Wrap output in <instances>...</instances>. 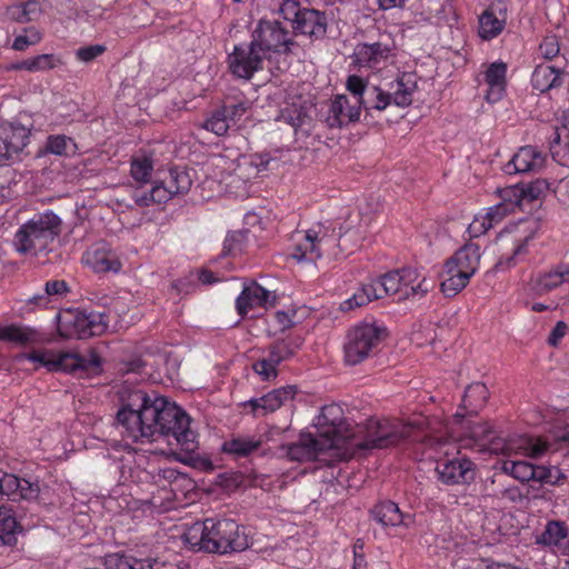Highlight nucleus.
Returning a JSON list of instances; mask_svg holds the SVG:
<instances>
[{"label":"nucleus","mask_w":569,"mask_h":569,"mask_svg":"<svg viewBox=\"0 0 569 569\" xmlns=\"http://www.w3.org/2000/svg\"><path fill=\"white\" fill-rule=\"evenodd\" d=\"M190 423L191 418L182 408L142 390L122 397L116 416V427L123 438L142 443L163 439L186 453L198 449L197 433Z\"/></svg>","instance_id":"nucleus-1"},{"label":"nucleus","mask_w":569,"mask_h":569,"mask_svg":"<svg viewBox=\"0 0 569 569\" xmlns=\"http://www.w3.org/2000/svg\"><path fill=\"white\" fill-rule=\"evenodd\" d=\"M346 88L351 98L337 94L330 101L326 122L330 128H341L360 119L361 110L367 114L383 111L389 106L408 107L412 103V94L417 90L415 73H402L385 90L363 78L351 74L347 78Z\"/></svg>","instance_id":"nucleus-2"},{"label":"nucleus","mask_w":569,"mask_h":569,"mask_svg":"<svg viewBox=\"0 0 569 569\" xmlns=\"http://www.w3.org/2000/svg\"><path fill=\"white\" fill-rule=\"evenodd\" d=\"M422 426V419L403 422L399 419L370 418L366 423L355 425L356 433L350 447L351 455L393 447L410 438L413 431Z\"/></svg>","instance_id":"nucleus-3"},{"label":"nucleus","mask_w":569,"mask_h":569,"mask_svg":"<svg viewBox=\"0 0 569 569\" xmlns=\"http://www.w3.org/2000/svg\"><path fill=\"white\" fill-rule=\"evenodd\" d=\"M61 231V218L52 210H46L19 226L12 239V247L21 256L46 257Z\"/></svg>","instance_id":"nucleus-4"},{"label":"nucleus","mask_w":569,"mask_h":569,"mask_svg":"<svg viewBox=\"0 0 569 569\" xmlns=\"http://www.w3.org/2000/svg\"><path fill=\"white\" fill-rule=\"evenodd\" d=\"M342 227L332 222L318 223L306 231L293 234L295 246L291 257L298 262H315L323 256L337 257L341 253Z\"/></svg>","instance_id":"nucleus-5"},{"label":"nucleus","mask_w":569,"mask_h":569,"mask_svg":"<svg viewBox=\"0 0 569 569\" xmlns=\"http://www.w3.org/2000/svg\"><path fill=\"white\" fill-rule=\"evenodd\" d=\"M562 443L569 445V429L563 430L559 436H530L519 435L510 437L502 442L492 443L491 450L505 455H520L531 459H539L549 452H556Z\"/></svg>","instance_id":"nucleus-6"},{"label":"nucleus","mask_w":569,"mask_h":569,"mask_svg":"<svg viewBox=\"0 0 569 569\" xmlns=\"http://www.w3.org/2000/svg\"><path fill=\"white\" fill-rule=\"evenodd\" d=\"M318 437L330 449L346 446L350 449L356 429L343 417V410L338 405H328L321 409L316 419Z\"/></svg>","instance_id":"nucleus-7"},{"label":"nucleus","mask_w":569,"mask_h":569,"mask_svg":"<svg viewBox=\"0 0 569 569\" xmlns=\"http://www.w3.org/2000/svg\"><path fill=\"white\" fill-rule=\"evenodd\" d=\"M386 337V329L376 323L362 322L355 326L346 336L345 361L356 366L372 356Z\"/></svg>","instance_id":"nucleus-8"},{"label":"nucleus","mask_w":569,"mask_h":569,"mask_svg":"<svg viewBox=\"0 0 569 569\" xmlns=\"http://www.w3.org/2000/svg\"><path fill=\"white\" fill-rule=\"evenodd\" d=\"M108 328L106 315L68 309L58 315V332L64 339H86L102 335Z\"/></svg>","instance_id":"nucleus-9"},{"label":"nucleus","mask_w":569,"mask_h":569,"mask_svg":"<svg viewBox=\"0 0 569 569\" xmlns=\"http://www.w3.org/2000/svg\"><path fill=\"white\" fill-rule=\"evenodd\" d=\"M209 541L207 552L227 555L241 552L249 547L248 535L240 525L231 519H208Z\"/></svg>","instance_id":"nucleus-10"},{"label":"nucleus","mask_w":569,"mask_h":569,"mask_svg":"<svg viewBox=\"0 0 569 569\" xmlns=\"http://www.w3.org/2000/svg\"><path fill=\"white\" fill-rule=\"evenodd\" d=\"M251 40L267 58L271 53H288L295 44L290 32L278 20H260Z\"/></svg>","instance_id":"nucleus-11"},{"label":"nucleus","mask_w":569,"mask_h":569,"mask_svg":"<svg viewBox=\"0 0 569 569\" xmlns=\"http://www.w3.org/2000/svg\"><path fill=\"white\" fill-rule=\"evenodd\" d=\"M266 58L251 40L247 46H234L233 51L228 57V64L233 76L249 80L257 71L262 69V62Z\"/></svg>","instance_id":"nucleus-12"},{"label":"nucleus","mask_w":569,"mask_h":569,"mask_svg":"<svg viewBox=\"0 0 569 569\" xmlns=\"http://www.w3.org/2000/svg\"><path fill=\"white\" fill-rule=\"evenodd\" d=\"M101 369V359L94 350L88 355H78L74 352H54L52 371H62L69 373L92 375Z\"/></svg>","instance_id":"nucleus-13"},{"label":"nucleus","mask_w":569,"mask_h":569,"mask_svg":"<svg viewBox=\"0 0 569 569\" xmlns=\"http://www.w3.org/2000/svg\"><path fill=\"white\" fill-rule=\"evenodd\" d=\"M436 472L439 481L447 486L470 483L476 477L475 463L466 457L439 460Z\"/></svg>","instance_id":"nucleus-14"},{"label":"nucleus","mask_w":569,"mask_h":569,"mask_svg":"<svg viewBox=\"0 0 569 569\" xmlns=\"http://www.w3.org/2000/svg\"><path fill=\"white\" fill-rule=\"evenodd\" d=\"M30 131L22 124L0 126V166L18 154L29 142Z\"/></svg>","instance_id":"nucleus-15"},{"label":"nucleus","mask_w":569,"mask_h":569,"mask_svg":"<svg viewBox=\"0 0 569 569\" xmlns=\"http://www.w3.org/2000/svg\"><path fill=\"white\" fill-rule=\"evenodd\" d=\"M82 261L94 272H118L122 264L117 253L104 242L92 244L82 256Z\"/></svg>","instance_id":"nucleus-16"},{"label":"nucleus","mask_w":569,"mask_h":569,"mask_svg":"<svg viewBox=\"0 0 569 569\" xmlns=\"http://www.w3.org/2000/svg\"><path fill=\"white\" fill-rule=\"evenodd\" d=\"M104 569H158L162 563L153 557H139L132 551H116L101 557Z\"/></svg>","instance_id":"nucleus-17"},{"label":"nucleus","mask_w":569,"mask_h":569,"mask_svg":"<svg viewBox=\"0 0 569 569\" xmlns=\"http://www.w3.org/2000/svg\"><path fill=\"white\" fill-rule=\"evenodd\" d=\"M566 282H569V262L560 261L539 272L532 279L531 287L537 295H545Z\"/></svg>","instance_id":"nucleus-18"},{"label":"nucleus","mask_w":569,"mask_h":569,"mask_svg":"<svg viewBox=\"0 0 569 569\" xmlns=\"http://www.w3.org/2000/svg\"><path fill=\"white\" fill-rule=\"evenodd\" d=\"M329 449L319 437H313L310 433L301 435L297 442L283 447L286 456L293 461L317 459L320 453Z\"/></svg>","instance_id":"nucleus-19"},{"label":"nucleus","mask_w":569,"mask_h":569,"mask_svg":"<svg viewBox=\"0 0 569 569\" xmlns=\"http://www.w3.org/2000/svg\"><path fill=\"white\" fill-rule=\"evenodd\" d=\"M545 156L532 146L521 147L506 164L507 173L538 172L545 164Z\"/></svg>","instance_id":"nucleus-20"},{"label":"nucleus","mask_w":569,"mask_h":569,"mask_svg":"<svg viewBox=\"0 0 569 569\" xmlns=\"http://www.w3.org/2000/svg\"><path fill=\"white\" fill-rule=\"evenodd\" d=\"M297 389L295 386L274 389L260 398L250 399L248 405L251 407L254 415L264 416L269 412L276 411L288 401H291Z\"/></svg>","instance_id":"nucleus-21"},{"label":"nucleus","mask_w":569,"mask_h":569,"mask_svg":"<svg viewBox=\"0 0 569 569\" xmlns=\"http://www.w3.org/2000/svg\"><path fill=\"white\" fill-rule=\"evenodd\" d=\"M295 32L319 39L326 34L327 19L323 12L316 9L303 8L296 24Z\"/></svg>","instance_id":"nucleus-22"},{"label":"nucleus","mask_w":569,"mask_h":569,"mask_svg":"<svg viewBox=\"0 0 569 569\" xmlns=\"http://www.w3.org/2000/svg\"><path fill=\"white\" fill-rule=\"evenodd\" d=\"M440 277V289L446 297H455L458 295L468 284L471 278L469 273L465 272V270L450 258L446 261Z\"/></svg>","instance_id":"nucleus-23"},{"label":"nucleus","mask_w":569,"mask_h":569,"mask_svg":"<svg viewBox=\"0 0 569 569\" xmlns=\"http://www.w3.org/2000/svg\"><path fill=\"white\" fill-rule=\"evenodd\" d=\"M370 512L372 518L383 527H409L412 521L411 516L402 513L398 505L391 500L377 503Z\"/></svg>","instance_id":"nucleus-24"},{"label":"nucleus","mask_w":569,"mask_h":569,"mask_svg":"<svg viewBox=\"0 0 569 569\" xmlns=\"http://www.w3.org/2000/svg\"><path fill=\"white\" fill-rule=\"evenodd\" d=\"M270 291L251 282L244 286L241 293L236 300V309L239 316L244 317L249 310L256 307H264L269 302Z\"/></svg>","instance_id":"nucleus-25"},{"label":"nucleus","mask_w":569,"mask_h":569,"mask_svg":"<svg viewBox=\"0 0 569 569\" xmlns=\"http://www.w3.org/2000/svg\"><path fill=\"white\" fill-rule=\"evenodd\" d=\"M389 49L380 42L360 43L353 52V61L359 67L378 68L388 58Z\"/></svg>","instance_id":"nucleus-26"},{"label":"nucleus","mask_w":569,"mask_h":569,"mask_svg":"<svg viewBox=\"0 0 569 569\" xmlns=\"http://www.w3.org/2000/svg\"><path fill=\"white\" fill-rule=\"evenodd\" d=\"M507 66L503 62L491 63L485 72V82L488 86L486 100L495 103L502 99L506 92Z\"/></svg>","instance_id":"nucleus-27"},{"label":"nucleus","mask_w":569,"mask_h":569,"mask_svg":"<svg viewBox=\"0 0 569 569\" xmlns=\"http://www.w3.org/2000/svg\"><path fill=\"white\" fill-rule=\"evenodd\" d=\"M513 203H498L490 207L487 213L481 218H476L469 224V231L478 237L480 233L487 232L495 224L499 223L512 209Z\"/></svg>","instance_id":"nucleus-28"},{"label":"nucleus","mask_w":569,"mask_h":569,"mask_svg":"<svg viewBox=\"0 0 569 569\" xmlns=\"http://www.w3.org/2000/svg\"><path fill=\"white\" fill-rule=\"evenodd\" d=\"M302 345L303 338L301 336H288L270 345L267 357L271 362L279 366L282 361L291 359Z\"/></svg>","instance_id":"nucleus-29"},{"label":"nucleus","mask_w":569,"mask_h":569,"mask_svg":"<svg viewBox=\"0 0 569 569\" xmlns=\"http://www.w3.org/2000/svg\"><path fill=\"white\" fill-rule=\"evenodd\" d=\"M562 83L561 70L552 66L539 64L535 68L531 76L533 89L540 92H547L552 88H558Z\"/></svg>","instance_id":"nucleus-30"},{"label":"nucleus","mask_w":569,"mask_h":569,"mask_svg":"<svg viewBox=\"0 0 569 569\" xmlns=\"http://www.w3.org/2000/svg\"><path fill=\"white\" fill-rule=\"evenodd\" d=\"M261 439L254 436H237L222 445V451L234 458H246L261 447Z\"/></svg>","instance_id":"nucleus-31"},{"label":"nucleus","mask_w":569,"mask_h":569,"mask_svg":"<svg viewBox=\"0 0 569 569\" xmlns=\"http://www.w3.org/2000/svg\"><path fill=\"white\" fill-rule=\"evenodd\" d=\"M21 531L16 512L9 505L0 506V545H13L17 533Z\"/></svg>","instance_id":"nucleus-32"},{"label":"nucleus","mask_w":569,"mask_h":569,"mask_svg":"<svg viewBox=\"0 0 569 569\" xmlns=\"http://www.w3.org/2000/svg\"><path fill=\"white\" fill-rule=\"evenodd\" d=\"M382 277L388 295L402 293V297L408 298V282H411L416 277V271L411 269H402L388 272Z\"/></svg>","instance_id":"nucleus-33"},{"label":"nucleus","mask_w":569,"mask_h":569,"mask_svg":"<svg viewBox=\"0 0 569 569\" xmlns=\"http://www.w3.org/2000/svg\"><path fill=\"white\" fill-rule=\"evenodd\" d=\"M488 399L489 391L487 386L482 382H475L467 387L462 397V405L469 415H477L485 407Z\"/></svg>","instance_id":"nucleus-34"},{"label":"nucleus","mask_w":569,"mask_h":569,"mask_svg":"<svg viewBox=\"0 0 569 569\" xmlns=\"http://www.w3.org/2000/svg\"><path fill=\"white\" fill-rule=\"evenodd\" d=\"M450 259L472 277L480 263V247L476 243H467L458 249Z\"/></svg>","instance_id":"nucleus-35"},{"label":"nucleus","mask_w":569,"mask_h":569,"mask_svg":"<svg viewBox=\"0 0 569 569\" xmlns=\"http://www.w3.org/2000/svg\"><path fill=\"white\" fill-rule=\"evenodd\" d=\"M506 26V19H500L493 7L486 9L479 17L478 33L483 40H491L499 36Z\"/></svg>","instance_id":"nucleus-36"},{"label":"nucleus","mask_w":569,"mask_h":569,"mask_svg":"<svg viewBox=\"0 0 569 569\" xmlns=\"http://www.w3.org/2000/svg\"><path fill=\"white\" fill-rule=\"evenodd\" d=\"M184 545L189 546L194 551L207 552V541H209V523L208 519L204 521H197L191 525L182 535Z\"/></svg>","instance_id":"nucleus-37"},{"label":"nucleus","mask_w":569,"mask_h":569,"mask_svg":"<svg viewBox=\"0 0 569 569\" xmlns=\"http://www.w3.org/2000/svg\"><path fill=\"white\" fill-rule=\"evenodd\" d=\"M0 340L26 346L36 342L38 340V333L29 327L10 325L0 327Z\"/></svg>","instance_id":"nucleus-38"},{"label":"nucleus","mask_w":569,"mask_h":569,"mask_svg":"<svg viewBox=\"0 0 569 569\" xmlns=\"http://www.w3.org/2000/svg\"><path fill=\"white\" fill-rule=\"evenodd\" d=\"M166 186L174 193V196L187 193L192 186V177L190 171L183 167H174L169 170L166 179Z\"/></svg>","instance_id":"nucleus-39"},{"label":"nucleus","mask_w":569,"mask_h":569,"mask_svg":"<svg viewBox=\"0 0 569 569\" xmlns=\"http://www.w3.org/2000/svg\"><path fill=\"white\" fill-rule=\"evenodd\" d=\"M568 536V527L563 521H548L541 536L537 539L538 543L545 546H559Z\"/></svg>","instance_id":"nucleus-40"},{"label":"nucleus","mask_w":569,"mask_h":569,"mask_svg":"<svg viewBox=\"0 0 569 569\" xmlns=\"http://www.w3.org/2000/svg\"><path fill=\"white\" fill-rule=\"evenodd\" d=\"M153 172V160L148 156H138L131 159L130 176L140 183L146 184L150 182Z\"/></svg>","instance_id":"nucleus-41"},{"label":"nucleus","mask_w":569,"mask_h":569,"mask_svg":"<svg viewBox=\"0 0 569 569\" xmlns=\"http://www.w3.org/2000/svg\"><path fill=\"white\" fill-rule=\"evenodd\" d=\"M59 60L53 54H39L12 66L13 70H27L30 72L46 71L56 68Z\"/></svg>","instance_id":"nucleus-42"},{"label":"nucleus","mask_w":569,"mask_h":569,"mask_svg":"<svg viewBox=\"0 0 569 569\" xmlns=\"http://www.w3.org/2000/svg\"><path fill=\"white\" fill-rule=\"evenodd\" d=\"M449 0H419L415 4V13L420 16L421 20L430 21L435 18H441Z\"/></svg>","instance_id":"nucleus-43"},{"label":"nucleus","mask_w":569,"mask_h":569,"mask_svg":"<svg viewBox=\"0 0 569 569\" xmlns=\"http://www.w3.org/2000/svg\"><path fill=\"white\" fill-rule=\"evenodd\" d=\"M250 108V100L244 97H241L227 99V101L220 109L226 114L229 122L236 123L244 117V114L249 111Z\"/></svg>","instance_id":"nucleus-44"},{"label":"nucleus","mask_w":569,"mask_h":569,"mask_svg":"<svg viewBox=\"0 0 569 569\" xmlns=\"http://www.w3.org/2000/svg\"><path fill=\"white\" fill-rule=\"evenodd\" d=\"M549 143L552 159L560 166L569 168V142H561L559 128L553 130Z\"/></svg>","instance_id":"nucleus-45"},{"label":"nucleus","mask_w":569,"mask_h":569,"mask_svg":"<svg viewBox=\"0 0 569 569\" xmlns=\"http://www.w3.org/2000/svg\"><path fill=\"white\" fill-rule=\"evenodd\" d=\"M372 300H378V298H376L375 288L370 284V282L365 283L357 292L352 295V297L342 303V309L350 310L356 307H362Z\"/></svg>","instance_id":"nucleus-46"},{"label":"nucleus","mask_w":569,"mask_h":569,"mask_svg":"<svg viewBox=\"0 0 569 569\" xmlns=\"http://www.w3.org/2000/svg\"><path fill=\"white\" fill-rule=\"evenodd\" d=\"M47 150L53 154L68 156L74 153L76 143L66 136H51L47 142Z\"/></svg>","instance_id":"nucleus-47"},{"label":"nucleus","mask_w":569,"mask_h":569,"mask_svg":"<svg viewBox=\"0 0 569 569\" xmlns=\"http://www.w3.org/2000/svg\"><path fill=\"white\" fill-rule=\"evenodd\" d=\"M203 128L217 136H223L229 129V120L222 110L218 109L206 120Z\"/></svg>","instance_id":"nucleus-48"},{"label":"nucleus","mask_w":569,"mask_h":569,"mask_svg":"<svg viewBox=\"0 0 569 569\" xmlns=\"http://www.w3.org/2000/svg\"><path fill=\"white\" fill-rule=\"evenodd\" d=\"M536 465L528 461H516L511 466V477L521 481L529 482L535 481Z\"/></svg>","instance_id":"nucleus-49"},{"label":"nucleus","mask_w":569,"mask_h":569,"mask_svg":"<svg viewBox=\"0 0 569 569\" xmlns=\"http://www.w3.org/2000/svg\"><path fill=\"white\" fill-rule=\"evenodd\" d=\"M26 34H19L16 37L12 48L18 51L26 50L29 46L37 44L40 42L42 34L34 27H30L24 30Z\"/></svg>","instance_id":"nucleus-50"},{"label":"nucleus","mask_w":569,"mask_h":569,"mask_svg":"<svg viewBox=\"0 0 569 569\" xmlns=\"http://www.w3.org/2000/svg\"><path fill=\"white\" fill-rule=\"evenodd\" d=\"M280 118L293 128H299L306 123L308 114L302 108L291 106L281 110Z\"/></svg>","instance_id":"nucleus-51"},{"label":"nucleus","mask_w":569,"mask_h":569,"mask_svg":"<svg viewBox=\"0 0 569 569\" xmlns=\"http://www.w3.org/2000/svg\"><path fill=\"white\" fill-rule=\"evenodd\" d=\"M107 51L104 44H90L80 47L76 50L74 56L78 61L90 63Z\"/></svg>","instance_id":"nucleus-52"},{"label":"nucleus","mask_w":569,"mask_h":569,"mask_svg":"<svg viewBox=\"0 0 569 569\" xmlns=\"http://www.w3.org/2000/svg\"><path fill=\"white\" fill-rule=\"evenodd\" d=\"M20 478L14 475L0 470V493L17 498L19 491Z\"/></svg>","instance_id":"nucleus-53"},{"label":"nucleus","mask_w":569,"mask_h":569,"mask_svg":"<svg viewBox=\"0 0 569 569\" xmlns=\"http://www.w3.org/2000/svg\"><path fill=\"white\" fill-rule=\"evenodd\" d=\"M560 52V46L557 36L549 34L543 38L539 44V53L542 58L551 60Z\"/></svg>","instance_id":"nucleus-54"},{"label":"nucleus","mask_w":569,"mask_h":569,"mask_svg":"<svg viewBox=\"0 0 569 569\" xmlns=\"http://www.w3.org/2000/svg\"><path fill=\"white\" fill-rule=\"evenodd\" d=\"M252 368L254 372L266 381L274 379L278 376V366L271 362L268 357L254 362Z\"/></svg>","instance_id":"nucleus-55"},{"label":"nucleus","mask_w":569,"mask_h":569,"mask_svg":"<svg viewBox=\"0 0 569 569\" xmlns=\"http://www.w3.org/2000/svg\"><path fill=\"white\" fill-rule=\"evenodd\" d=\"M302 9L303 8H300L299 2L295 0H283L279 8V13L284 20L291 22V26L293 27L300 17Z\"/></svg>","instance_id":"nucleus-56"},{"label":"nucleus","mask_w":569,"mask_h":569,"mask_svg":"<svg viewBox=\"0 0 569 569\" xmlns=\"http://www.w3.org/2000/svg\"><path fill=\"white\" fill-rule=\"evenodd\" d=\"M545 189H546V182L537 180L535 182L527 184L526 187H522L520 189L519 196H520L521 201H523V200L533 201V200L539 199L543 194Z\"/></svg>","instance_id":"nucleus-57"},{"label":"nucleus","mask_w":569,"mask_h":569,"mask_svg":"<svg viewBox=\"0 0 569 569\" xmlns=\"http://www.w3.org/2000/svg\"><path fill=\"white\" fill-rule=\"evenodd\" d=\"M54 352L52 350L33 351L26 355V358L41 367H46L49 371H52Z\"/></svg>","instance_id":"nucleus-58"},{"label":"nucleus","mask_w":569,"mask_h":569,"mask_svg":"<svg viewBox=\"0 0 569 569\" xmlns=\"http://www.w3.org/2000/svg\"><path fill=\"white\" fill-rule=\"evenodd\" d=\"M151 193L154 199V204L166 203L174 197V193L166 186V181L161 180L156 182L151 188Z\"/></svg>","instance_id":"nucleus-59"},{"label":"nucleus","mask_w":569,"mask_h":569,"mask_svg":"<svg viewBox=\"0 0 569 569\" xmlns=\"http://www.w3.org/2000/svg\"><path fill=\"white\" fill-rule=\"evenodd\" d=\"M246 234L241 231H233L228 233L223 243L224 253H233L237 250H241V243L244 240Z\"/></svg>","instance_id":"nucleus-60"},{"label":"nucleus","mask_w":569,"mask_h":569,"mask_svg":"<svg viewBox=\"0 0 569 569\" xmlns=\"http://www.w3.org/2000/svg\"><path fill=\"white\" fill-rule=\"evenodd\" d=\"M39 495L38 483L31 482L27 479H20L19 491L17 497L26 500L36 499Z\"/></svg>","instance_id":"nucleus-61"},{"label":"nucleus","mask_w":569,"mask_h":569,"mask_svg":"<svg viewBox=\"0 0 569 569\" xmlns=\"http://www.w3.org/2000/svg\"><path fill=\"white\" fill-rule=\"evenodd\" d=\"M492 430L487 422H477L469 427V437L476 441L486 440Z\"/></svg>","instance_id":"nucleus-62"},{"label":"nucleus","mask_w":569,"mask_h":569,"mask_svg":"<svg viewBox=\"0 0 569 569\" xmlns=\"http://www.w3.org/2000/svg\"><path fill=\"white\" fill-rule=\"evenodd\" d=\"M555 467L536 466L535 481L547 485H557V479H553Z\"/></svg>","instance_id":"nucleus-63"},{"label":"nucleus","mask_w":569,"mask_h":569,"mask_svg":"<svg viewBox=\"0 0 569 569\" xmlns=\"http://www.w3.org/2000/svg\"><path fill=\"white\" fill-rule=\"evenodd\" d=\"M44 291L48 297L63 296L69 291L64 280H49L44 284Z\"/></svg>","instance_id":"nucleus-64"}]
</instances>
